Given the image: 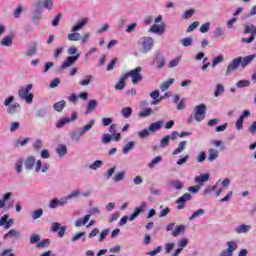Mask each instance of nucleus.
<instances>
[{"label":"nucleus","mask_w":256,"mask_h":256,"mask_svg":"<svg viewBox=\"0 0 256 256\" xmlns=\"http://www.w3.org/2000/svg\"><path fill=\"white\" fill-rule=\"evenodd\" d=\"M193 113L194 114L188 118V123H193L194 121L201 123V121L205 119V114L207 113V105L200 104L195 106Z\"/></svg>","instance_id":"nucleus-1"},{"label":"nucleus","mask_w":256,"mask_h":256,"mask_svg":"<svg viewBox=\"0 0 256 256\" xmlns=\"http://www.w3.org/2000/svg\"><path fill=\"white\" fill-rule=\"evenodd\" d=\"M31 89H33V84H28L26 87H22L18 91L19 99L26 101V103H33V93H31Z\"/></svg>","instance_id":"nucleus-2"},{"label":"nucleus","mask_w":256,"mask_h":256,"mask_svg":"<svg viewBox=\"0 0 256 256\" xmlns=\"http://www.w3.org/2000/svg\"><path fill=\"white\" fill-rule=\"evenodd\" d=\"M244 35H250V37H243L241 41L243 43H253L256 37V26L253 24H246L243 31Z\"/></svg>","instance_id":"nucleus-3"},{"label":"nucleus","mask_w":256,"mask_h":256,"mask_svg":"<svg viewBox=\"0 0 256 256\" xmlns=\"http://www.w3.org/2000/svg\"><path fill=\"white\" fill-rule=\"evenodd\" d=\"M141 71H143V68H141V66H138L135 69L124 73V75H127V79L131 77L133 85H137V83L143 81V75L141 74Z\"/></svg>","instance_id":"nucleus-4"},{"label":"nucleus","mask_w":256,"mask_h":256,"mask_svg":"<svg viewBox=\"0 0 256 256\" xmlns=\"http://www.w3.org/2000/svg\"><path fill=\"white\" fill-rule=\"evenodd\" d=\"M139 45H141V53H149L151 49H153V38L151 37H143L138 41Z\"/></svg>","instance_id":"nucleus-5"},{"label":"nucleus","mask_w":256,"mask_h":256,"mask_svg":"<svg viewBox=\"0 0 256 256\" xmlns=\"http://www.w3.org/2000/svg\"><path fill=\"white\" fill-rule=\"evenodd\" d=\"M241 61H243V57H238L236 59H233L226 70V75H231L232 71H235L239 68V65H241Z\"/></svg>","instance_id":"nucleus-6"},{"label":"nucleus","mask_w":256,"mask_h":256,"mask_svg":"<svg viewBox=\"0 0 256 256\" xmlns=\"http://www.w3.org/2000/svg\"><path fill=\"white\" fill-rule=\"evenodd\" d=\"M187 201H191V194L189 193H185L177 200V209H185V204L187 203Z\"/></svg>","instance_id":"nucleus-7"},{"label":"nucleus","mask_w":256,"mask_h":256,"mask_svg":"<svg viewBox=\"0 0 256 256\" xmlns=\"http://www.w3.org/2000/svg\"><path fill=\"white\" fill-rule=\"evenodd\" d=\"M75 119H77V113H72L71 118L60 119L57 122L56 127H57V129H61V127H65V125H67V123H71V121H75Z\"/></svg>","instance_id":"nucleus-8"},{"label":"nucleus","mask_w":256,"mask_h":256,"mask_svg":"<svg viewBox=\"0 0 256 256\" xmlns=\"http://www.w3.org/2000/svg\"><path fill=\"white\" fill-rule=\"evenodd\" d=\"M77 59H79V54L67 57L66 60L61 64V69H67V67H71V65H74Z\"/></svg>","instance_id":"nucleus-9"},{"label":"nucleus","mask_w":256,"mask_h":256,"mask_svg":"<svg viewBox=\"0 0 256 256\" xmlns=\"http://www.w3.org/2000/svg\"><path fill=\"white\" fill-rule=\"evenodd\" d=\"M146 207H147V202H142L140 207L136 208L133 214H131V216L129 217V221H134L136 217H139V215H141V213L145 211Z\"/></svg>","instance_id":"nucleus-10"},{"label":"nucleus","mask_w":256,"mask_h":256,"mask_svg":"<svg viewBox=\"0 0 256 256\" xmlns=\"http://www.w3.org/2000/svg\"><path fill=\"white\" fill-rule=\"evenodd\" d=\"M36 173H39V171H42V173H47L49 171V164L42 163L41 160L36 161V167H35Z\"/></svg>","instance_id":"nucleus-11"},{"label":"nucleus","mask_w":256,"mask_h":256,"mask_svg":"<svg viewBox=\"0 0 256 256\" xmlns=\"http://www.w3.org/2000/svg\"><path fill=\"white\" fill-rule=\"evenodd\" d=\"M21 237V231L12 229L4 235V239H19Z\"/></svg>","instance_id":"nucleus-12"},{"label":"nucleus","mask_w":256,"mask_h":256,"mask_svg":"<svg viewBox=\"0 0 256 256\" xmlns=\"http://www.w3.org/2000/svg\"><path fill=\"white\" fill-rule=\"evenodd\" d=\"M35 157L34 156H28L25 161H24V165L26 167V169H28V171H31V169H33V167H35Z\"/></svg>","instance_id":"nucleus-13"},{"label":"nucleus","mask_w":256,"mask_h":256,"mask_svg":"<svg viewBox=\"0 0 256 256\" xmlns=\"http://www.w3.org/2000/svg\"><path fill=\"white\" fill-rule=\"evenodd\" d=\"M125 81H127V75L122 74L120 76L119 82L115 85V90L116 91H121L122 89H125Z\"/></svg>","instance_id":"nucleus-14"},{"label":"nucleus","mask_w":256,"mask_h":256,"mask_svg":"<svg viewBox=\"0 0 256 256\" xmlns=\"http://www.w3.org/2000/svg\"><path fill=\"white\" fill-rule=\"evenodd\" d=\"M150 31L152 33H158V35H163V33H165V24H162L160 26L157 24H154L151 26Z\"/></svg>","instance_id":"nucleus-15"},{"label":"nucleus","mask_w":256,"mask_h":256,"mask_svg":"<svg viewBox=\"0 0 256 256\" xmlns=\"http://www.w3.org/2000/svg\"><path fill=\"white\" fill-rule=\"evenodd\" d=\"M173 83H175V79L169 78L167 81L159 85V89L161 91H167V89H169V87H171Z\"/></svg>","instance_id":"nucleus-16"},{"label":"nucleus","mask_w":256,"mask_h":256,"mask_svg":"<svg viewBox=\"0 0 256 256\" xmlns=\"http://www.w3.org/2000/svg\"><path fill=\"white\" fill-rule=\"evenodd\" d=\"M66 106H67V102H65V100H61L59 102L54 103L53 109L54 111L61 113V111H63V109H65Z\"/></svg>","instance_id":"nucleus-17"},{"label":"nucleus","mask_w":256,"mask_h":256,"mask_svg":"<svg viewBox=\"0 0 256 256\" xmlns=\"http://www.w3.org/2000/svg\"><path fill=\"white\" fill-rule=\"evenodd\" d=\"M89 219H91V214L85 215L83 218H79L75 222V227H83V225H85Z\"/></svg>","instance_id":"nucleus-18"},{"label":"nucleus","mask_w":256,"mask_h":256,"mask_svg":"<svg viewBox=\"0 0 256 256\" xmlns=\"http://www.w3.org/2000/svg\"><path fill=\"white\" fill-rule=\"evenodd\" d=\"M186 146H187V141H181L178 147L173 150L172 155H179V153H183V151H185Z\"/></svg>","instance_id":"nucleus-19"},{"label":"nucleus","mask_w":256,"mask_h":256,"mask_svg":"<svg viewBox=\"0 0 256 256\" xmlns=\"http://www.w3.org/2000/svg\"><path fill=\"white\" fill-rule=\"evenodd\" d=\"M151 99V105H159L160 100H159V90H154L150 93Z\"/></svg>","instance_id":"nucleus-20"},{"label":"nucleus","mask_w":256,"mask_h":256,"mask_svg":"<svg viewBox=\"0 0 256 256\" xmlns=\"http://www.w3.org/2000/svg\"><path fill=\"white\" fill-rule=\"evenodd\" d=\"M219 157V151H217L215 148H210L208 150V159L209 161L213 162L215 159Z\"/></svg>","instance_id":"nucleus-21"},{"label":"nucleus","mask_w":256,"mask_h":256,"mask_svg":"<svg viewBox=\"0 0 256 256\" xmlns=\"http://www.w3.org/2000/svg\"><path fill=\"white\" fill-rule=\"evenodd\" d=\"M255 54L246 56V57H242V61L240 62L241 67L245 68L247 65H249V63H251V61H253V59H255Z\"/></svg>","instance_id":"nucleus-22"},{"label":"nucleus","mask_w":256,"mask_h":256,"mask_svg":"<svg viewBox=\"0 0 256 256\" xmlns=\"http://www.w3.org/2000/svg\"><path fill=\"white\" fill-rule=\"evenodd\" d=\"M0 45H2V47H11V45H13V36L4 37L1 40Z\"/></svg>","instance_id":"nucleus-23"},{"label":"nucleus","mask_w":256,"mask_h":256,"mask_svg":"<svg viewBox=\"0 0 256 256\" xmlns=\"http://www.w3.org/2000/svg\"><path fill=\"white\" fill-rule=\"evenodd\" d=\"M236 233H248V231H251V225L241 224L235 229Z\"/></svg>","instance_id":"nucleus-24"},{"label":"nucleus","mask_w":256,"mask_h":256,"mask_svg":"<svg viewBox=\"0 0 256 256\" xmlns=\"http://www.w3.org/2000/svg\"><path fill=\"white\" fill-rule=\"evenodd\" d=\"M95 109H97V100H90L87 105L86 115L93 113Z\"/></svg>","instance_id":"nucleus-25"},{"label":"nucleus","mask_w":256,"mask_h":256,"mask_svg":"<svg viewBox=\"0 0 256 256\" xmlns=\"http://www.w3.org/2000/svg\"><path fill=\"white\" fill-rule=\"evenodd\" d=\"M87 18H83L80 22H78L76 25L73 26L72 28V32L75 33L77 31H79V29H81L82 27H85V25H87Z\"/></svg>","instance_id":"nucleus-26"},{"label":"nucleus","mask_w":256,"mask_h":256,"mask_svg":"<svg viewBox=\"0 0 256 256\" xmlns=\"http://www.w3.org/2000/svg\"><path fill=\"white\" fill-rule=\"evenodd\" d=\"M161 125H163V121L154 122L149 126V131L155 133V131H159L161 129Z\"/></svg>","instance_id":"nucleus-27"},{"label":"nucleus","mask_w":256,"mask_h":256,"mask_svg":"<svg viewBox=\"0 0 256 256\" xmlns=\"http://www.w3.org/2000/svg\"><path fill=\"white\" fill-rule=\"evenodd\" d=\"M133 113V109L131 107H125L121 110V115L125 118V119H129V117H131Z\"/></svg>","instance_id":"nucleus-28"},{"label":"nucleus","mask_w":256,"mask_h":256,"mask_svg":"<svg viewBox=\"0 0 256 256\" xmlns=\"http://www.w3.org/2000/svg\"><path fill=\"white\" fill-rule=\"evenodd\" d=\"M209 181V174H202L195 178V183H205Z\"/></svg>","instance_id":"nucleus-29"},{"label":"nucleus","mask_w":256,"mask_h":256,"mask_svg":"<svg viewBox=\"0 0 256 256\" xmlns=\"http://www.w3.org/2000/svg\"><path fill=\"white\" fill-rule=\"evenodd\" d=\"M185 231V226L184 225H178L172 232L173 237H178V235H181Z\"/></svg>","instance_id":"nucleus-30"},{"label":"nucleus","mask_w":256,"mask_h":256,"mask_svg":"<svg viewBox=\"0 0 256 256\" xmlns=\"http://www.w3.org/2000/svg\"><path fill=\"white\" fill-rule=\"evenodd\" d=\"M18 109H21V105L19 103H14L10 107H8L7 111L10 115H13V113H17Z\"/></svg>","instance_id":"nucleus-31"},{"label":"nucleus","mask_w":256,"mask_h":256,"mask_svg":"<svg viewBox=\"0 0 256 256\" xmlns=\"http://www.w3.org/2000/svg\"><path fill=\"white\" fill-rule=\"evenodd\" d=\"M223 93H225V87H223L222 84H217L214 97H219V95H223Z\"/></svg>","instance_id":"nucleus-32"},{"label":"nucleus","mask_w":256,"mask_h":256,"mask_svg":"<svg viewBox=\"0 0 256 256\" xmlns=\"http://www.w3.org/2000/svg\"><path fill=\"white\" fill-rule=\"evenodd\" d=\"M56 152L60 157H63L64 155H67V146L60 145L57 147Z\"/></svg>","instance_id":"nucleus-33"},{"label":"nucleus","mask_w":256,"mask_h":256,"mask_svg":"<svg viewBox=\"0 0 256 256\" xmlns=\"http://www.w3.org/2000/svg\"><path fill=\"white\" fill-rule=\"evenodd\" d=\"M169 141H171V136L166 135L165 137H163L160 141V147L165 148V147H169Z\"/></svg>","instance_id":"nucleus-34"},{"label":"nucleus","mask_w":256,"mask_h":256,"mask_svg":"<svg viewBox=\"0 0 256 256\" xmlns=\"http://www.w3.org/2000/svg\"><path fill=\"white\" fill-rule=\"evenodd\" d=\"M227 250L229 253H233L237 249V242L235 241H229L227 242Z\"/></svg>","instance_id":"nucleus-35"},{"label":"nucleus","mask_w":256,"mask_h":256,"mask_svg":"<svg viewBox=\"0 0 256 256\" xmlns=\"http://www.w3.org/2000/svg\"><path fill=\"white\" fill-rule=\"evenodd\" d=\"M81 39V34L74 32L68 34V41H79Z\"/></svg>","instance_id":"nucleus-36"},{"label":"nucleus","mask_w":256,"mask_h":256,"mask_svg":"<svg viewBox=\"0 0 256 256\" xmlns=\"http://www.w3.org/2000/svg\"><path fill=\"white\" fill-rule=\"evenodd\" d=\"M11 199V192L6 193L3 196V199L0 200V209H3L5 207V202L9 201Z\"/></svg>","instance_id":"nucleus-37"},{"label":"nucleus","mask_w":256,"mask_h":256,"mask_svg":"<svg viewBox=\"0 0 256 256\" xmlns=\"http://www.w3.org/2000/svg\"><path fill=\"white\" fill-rule=\"evenodd\" d=\"M134 147L135 142H128L123 148L124 155H127V153H129V151H131V149H133Z\"/></svg>","instance_id":"nucleus-38"},{"label":"nucleus","mask_w":256,"mask_h":256,"mask_svg":"<svg viewBox=\"0 0 256 256\" xmlns=\"http://www.w3.org/2000/svg\"><path fill=\"white\" fill-rule=\"evenodd\" d=\"M181 43L184 47H191V45H193V38L191 37L183 38L181 40Z\"/></svg>","instance_id":"nucleus-39"},{"label":"nucleus","mask_w":256,"mask_h":256,"mask_svg":"<svg viewBox=\"0 0 256 256\" xmlns=\"http://www.w3.org/2000/svg\"><path fill=\"white\" fill-rule=\"evenodd\" d=\"M124 179H125V172H118L113 177V181H115V183H119V181H123Z\"/></svg>","instance_id":"nucleus-40"},{"label":"nucleus","mask_w":256,"mask_h":256,"mask_svg":"<svg viewBox=\"0 0 256 256\" xmlns=\"http://www.w3.org/2000/svg\"><path fill=\"white\" fill-rule=\"evenodd\" d=\"M91 81H93V76L88 75L86 77V79H83L79 82V85H81L82 87H85V86L89 85L91 83Z\"/></svg>","instance_id":"nucleus-41"},{"label":"nucleus","mask_w":256,"mask_h":256,"mask_svg":"<svg viewBox=\"0 0 256 256\" xmlns=\"http://www.w3.org/2000/svg\"><path fill=\"white\" fill-rule=\"evenodd\" d=\"M205 213V210L198 209L190 216V221H193V219H197V217H200V215H203Z\"/></svg>","instance_id":"nucleus-42"},{"label":"nucleus","mask_w":256,"mask_h":256,"mask_svg":"<svg viewBox=\"0 0 256 256\" xmlns=\"http://www.w3.org/2000/svg\"><path fill=\"white\" fill-rule=\"evenodd\" d=\"M41 217H43V209H38V210H35L33 213H32V219H41Z\"/></svg>","instance_id":"nucleus-43"},{"label":"nucleus","mask_w":256,"mask_h":256,"mask_svg":"<svg viewBox=\"0 0 256 256\" xmlns=\"http://www.w3.org/2000/svg\"><path fill=\"white\" fill-rule=\"evenodd\" d=\"M93 125H95V121L91 120L88 124H86L83 129L81 130L82 133H87V131H91Z\"/></svg>","instance_id":"nucleus-44"},{"label":"nucleus","mask_w":256,"mask_h":256,"mask_svg":"<svg viewBox=\"0 0 256 256\" xmlns=\"http://www.w3.org/2000/svg\"><path fill=\"white\" fill-rule=\"evenodd\" d=\"M15 171L16 173H21V171H23V159L16 161Z\"/></svg>","instance_id":"nucleus-45"},{"label":"nucleus","mask_w":256,"mask_h":256,"mask_svg":"<svg viewBox=\"0 0 256 256\" xmlns=\"http://www.w3.org/2000/svg\"><path fill=\"white\" fill-rule=\"evenodd\" d=\"M195 15V9L186 10L183 14V19H191Z\"/></svg>","instance_id":"nucleus-46"},{"label":"nucleus","mask_w":256,"mask_h":256,"mask_svg":"<svg viewBox=\"0 0 256 256\" xmlns=\"http://www.w3.org/2000/svg\"><path fill=\"white\" fill-rule=\"evenodd\" d=\"M41 241V236H39V234H33L30 237V243L32 245H35L36 243L38 244Z\"/></svg>","instance_id":"nucleus-47"},{"label":"nucleus","mask_w":256,"mask_h":256,"mask_svg":"<svg viewBox=\"0 0 256 256\" xmlns=\"http://www.w3.org/2000/svg\"><path fill=\"white\" fill-rule=\"evenodd\" d=\"M162 159L163 158L161 156H157L154 159H152V161L149 163L150 169H153V167H155V165H157V163H161Z\"/></svg>","instance_id":"nucleus-48"},{"label":"nucleus","mask_w":256,"mask_h":256,"mask_svg":"<svg viewBox=\"0 0 256 256\" xmlns=\"http://www.w3.org/2000/svg\"><path fill=\"white\" fill-rule=\"evenodd\" d=\"M156 65L158 69H163V67H165V58L163 57H158L156 59Z\"/></svg>","instance_id":"nucleus-49"},{"label":"nucleus","mask_w":256,"mask_h":256,"mask_svg":"<svg viewBox=\"0 0 256 256\" xmlns=\"http://www.w3.org/2000/svg\"><path fill=\"white\" fill-rule=\"evenodd\" d=\"M49 243H50L49 239H44L37 243V247L38 249H43L45 247H49Z\"/></svg>","instance_id":"nucleus-50"},{"label":"nucleus","mask_w":256,"mask_h":256,"mask_svg":"<svg viewBox=\"0 0 256 256\" xmlns=\"http://www.w3.org/2000/svg\"><path fill=\"white\" fill-rule=\"evenodd\" d=\"M199 27V22L195 21L192 24H190L187 28V33H191L192 31H195Z\"/></svg>","instance_id":"nucleus-51"},{"label":"nucleus","mask_w":256,"mask_h":256,"mask_svg":"<svg viewBox=\"0 0 256 256\" xmlns=\"http://www.w3.org/2000/svg\"><path fill=\"white\" fill-rule=\"evenodd\" d=\"M103 161L101 160H96L93 162V164L90 165V169L96 170L99 169V167H102Z\"/></svg>","instance_id":"nucleus-52"},{"label":"nucleus","mask_w":256,"mask_h":256,"mask_svg":"<svg viewBox=\"0 0 256 256\" xmlns=\"http://www.w3.org/2000/svg\"><path fill=\"white\" fill-rule=\"evenodd\" d=\"M117 61H119L118 58L112 59L111 62L107 66V71H113V69H115V65L117 64Z\"/></svg>","instance_id":"nucleus-53"},{"label":"nucleus","mask_w":256,"mask_h":256,"mask_svg":"<svg viewBox=\"0 0 256 256\" xmlns=\"http://www.w3.org/2000/svg\"><path fill=\"white\" fill-rule=\"evenodd\" d=\"M219 63H223V55H219L214 58L212 62V67H216L217 65H219Z\"/></svg>","instance_id":"nucleus-54"},{"label":"nucleus","mask_w":256,"mask_h":256,"mask_svg":"<svg viewBox=\"0 0 256 256\" xmlns=\"http://www.w3.org/2000/svg\"><path fill=\"white\" fill-rule=\"evenodd\" d=\"M251 85V82L249 80H240L237 82V87L243 88V87H249Z\"/></svg>","instance_id":"nucleus-55"},{"label":"nucleus","mask_w":256,"mask_h":256,"mask_svg":"<svg viewBox=\"0 0 256 256\" xmlns=\"http://www.w3.org/2000/svg\"><path fill=\"white\" fill-rule=\"evenodd\" d=\"M0 256H15V252H13V249H4Z\"/></svg>","instance_id":"nucleus-56"},{"label":"nucleus","mask_w":256,"mask_h":256,"mask_svg":"<svg viewBox=\"0 0 256 256\" xmlns=\"http://www.w3.org/2000/svg\"><path fill=\"white\" fill-rule=\"evenodd\" d=\"M151 113H153V109L146 108L142 112H140L139 115H140V117H149V115H151Z\"/></svg>","instance_id":"nucleus-57"},{"label":"nucleus","mask_w":256,"mask_h":256,"mask_svg":"<svg viewBox=\"0 0 256 256\" xmlns=\"http://www.w3.org/2000/svg\"><path fill=\"white\" fill-rule=\"evenodd\" d=\"M36 53H37V48H36V46H33L32 48H29L26 51V56L27 57H33V55H35Z\"/></svg>","instance_id":"nucleus-58"},{"label":"nucleus","mask_w":256,"mask_h":256,"mask_svg":"<svg viewBox=\"0 0 256 256\" xmlns=\"http://www.w3.org/2000/svg\"><path fill=\"white\" fill-rule=\"evenodd\" d=\"M210 27H211V23L206 22L205 24H203V25L200 27V32H201V33H207V31H209Z\"/></svg>","instance_id":"nucleus-59"},{"label":"nucleus","mask_w":256,"mask_h":256,"mask_svg":"<svg viewBox=\"0 0 256 256\" xmlns=\"http://www.w3.org/2000/svg\"><path fill=\"white\" fill-rule=\"evenodd\" d=\"M43 6L51 11V9H53V0H44Z\"/></svg>","instance_id":"nucleus-60"},{"label":"nucleus","mask_w":256,"mask_h":256,"mask_svg":"<svg viewBox=\"0 0 256 256\" xmlns=\"http://www.w3.org/2000/svg\"><path fill=\"white\" fill-rule=\"evenodd\" d=\"M188 244H189V240H187V238H182L178 242V246L180 247V249L185 248V246Z\"/></svg>","instance_id":"nucleus-61"},{"label":"nucleus","mask_w":256,"mask_h":256,"mask_svg":"<svg viewBox=\"0 0 256 256\" xmlns=\"http://www.w3.org/2000/svg\"><path fill=\"white\" fill-rule=\"evenodd\" d=\"M134 185H142L143 184V177L141 176H136L133 179Z\"/></svg>","instance_id":"nucleus-62"},{"label":"nucleus","mask_w":256,"mask_h":256,"mask_svg":"<svg viewBox=\"0 0 256 256\" xmlns=\"http://www.w3.org/2000/svg\"><path fill=\"white\" fill-rule=\"evenodd\" d=\"M109 235V230L105 229L101 232L100 237H99V241H103L106 239V237Z\"/></svg>","instance_id":"nucleus-63"},{"label":"nucleus","mask_w":256,"mask_h":256,"mask_svg":"<svg viewBox=\"0 0 256 256\" xmlns=\"http://www.w3.org/2000/svg\"><path fill=\"white\" fill-rule=\"evenodd\" d=\"M82 135H84V133L82 131H78V132H73L71 137H72V139L77 140L80 137H82Z\"/></svg>","instance_id":"nucleus-64"}]
</instances>
